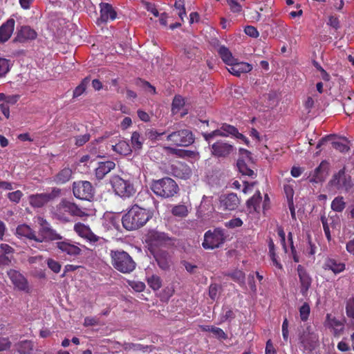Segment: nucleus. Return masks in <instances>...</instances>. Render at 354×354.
<instances>
[{
	"label": "nucleus",
	"instance_id": "1",
	"mask_svg": "<svg viewBox=\"0 0 354 354\" xmlns=\"http://www.w3.org/2000/svg\"><path fill=\"white\" fill-rule=\"evenodd\" d=\"M53 215L55 218L62 223H68L71 217H83L88 216V214L86 208L80 207L75 203L63 199L54 208Z\"/></svg>",
	"mask_w": 354,
	"mask_h": 354
},
{
	"label": "nucleus",
	"instance_id": "2",
	"mask_svg": "<svg viewBox=\"0 0 354 354\" xmlns=\"http://www.w3.org/2000/svg\"><path fill=\"white\" fill-rule=\"evenodd\" d=\"M151 218L145 209L133 205L122 218L123 227L127 230H137L143 226Z\"/></svg>",
	"mask_w": 354,
	"mask_h": 354
},
{
	"label": "nucleus",
	"instance_id": "3",
	"mask_svg": "<svg viewBox=\"0 0 354 354\" xmlns=\"http://www.w3.org/2000/svg\"><path fill=\"white\" fill-rule=\"evenodd\" d=\"M110 257L113 268L122 274H130L136 268V263L132 257L122 250H111Z\"/></svg>",
	"mask_w": 354,
	"mask_h": 354
},
{
	"label": "nucleus",
	"instance_id": "4",
	"mask_svg": "<svg viewBox=\"0 0 354 354\" xmlns=\"http://www.w3.org/2000/svg\"><path fill=\"white\" fill-rule=\"evenodd\" d=\"M151 189L156 196L164 198L173 197L179 189L177 183L169 177L153 181Z\"/></svg>",
	"mask_w": 354,
	"mask_h": 354
},
{
	"label": "nucleus",
	"instance_id": "5",
	"mask_svg": "<svg viewBox=\"0 0 354 354\" xmlns=\"http://www.w3.org/2000/svg\"><path fill=\"white\" fill-rule=\"evenodd\" d=\"M327 186L330 190L348 192L353 188L354 183L351 176L346 172V168L343 167L333 175Z\"/></svg>",
	"mask_w": 354,
	"mask_h": 354
},
{
	"label": "nucleus",
	"instance_id": "6",
	"mask_svg": "<svg viewBox=\"0 0 354 354\" xmlns=\"http://www.w3.org/2000/svg\"><path fill=\"white\" fill-rule=\"evenodd\" d=\"M110 183L115 194L122 198H131L136 194V190L130 179L114 175L111 178Z\"/></svg>",
	"mask_w": 354,
	"mask_h": 354
},
{
	"label": "nucleus",
	"instance_id": "7",
	"mask_svg": "<svg viewBox=\"0 0 354 354\" xmlns=\"http://www.w3.org/2000/svg\"><path fill=\"white\" fill-rule=\"evenodd\" d=\"M225 237L223 230L214 229L208 230L204 234V240L202 243L205 250H213L220 247L225 241Z\"/></svg>",
	"mask_w": 354,
	"mask_h": 354
},
{
	"label": "nucleus",
	"instance_id": "8",
	"mask_svg": "<svg viewBox=\"0 0 354 354\" xmlns=\"http://www.w3.org/2000/svg\"><path fill=\"white\" fill-rule=\"evenodd\" d=\"M167 140L180 147H188L194 142V136L189 129H181L170 133Z\"/></svg>",
	"mask_w": 354,
	"mask_h": 354
},
{
	"label": "nucleus",
	"instance_id": "9",
	"mask_svg": "<svg viewBox=\"0 0 354 354\" xmlns=\"http://www.w3.org/2000/svg\"><path fill=\"white\" fill-rule=\"evenodd\" d=\"M147 241L151 247H169L175 243L174 239L158 231L150 232L147 235Z\"/></svg>",
	"mask_w": 354,
	"mask_h": 354
},
{
	"label": "nucleus",
	"instance_id": "10",
	"mask_svg": "<svg viewBox=\"0 0 354 354\" xmlns=\"http://www.w3.org/2000/svg\"><path fill=\"white\" fill-rule=\"evenodd\" d=\"M74 196L80 199L90 201L93 197L94 189L88 181L75 182L73 185Z\"/></svg>",
	"mask_w": 354,
	"mask_h": 354
},
{
	"label": "nucleus",
	"instance_id": "11",
	"mask_svg": "<svg viewBox=\"0 0 354 354\" xmlns=\"http://www.w3.org/2000/svg\"><path fill=\"white\" fill-rule=\"evenodd\" d=\"M324 326L330 330L335 337L341 336L345 328V319H338L330 313L326 315Z\"/></svg>",
	"mask_w": 354,
	"mask_h": 354
},
{
	"label": "nucleus",
	"instance_id": "12",
	"mask_svg": "<svg viewBox=\"0 0 354 354\" xmlns=\"http://www.w3.org/2000/svg\"><path fill=\"white\" fill-rule=\"evenodd\" d=\"M37 220L40 226L39 230L40 236L38 238L44 239V241H55L62 239V236L52 228L50 224L45 218L38 217Z\"/></svg>",
	"mask_w": 354,
	"mask_h": 354
},
{
	"label": "nucleus",
	"instance_id": "13",
	"mask_svg": "<svg viewBox=\"0 0 354 354\" xmlns=\"http://www.w3.org/2000/svg\"><path fill=\"white\" fill-rule=\"evenodd\" d=\"M59 192L60 190L59 189H54L50 194L41 193L32 194L29 196L28 201L33 207H41L50 201L53 200L56 196L59 195Z\"/></svg>",
	"mask_w": 354,
	"mask_h": 354
},
{
	"label": "nucleus",
	"instance_id": "14",
	"mask_svg": "<svg viewBox=\"0 0 354 354\" xmlns=\"http://www.w3.org/2000/svg\"><path fill=\"white\" fill-rule=\"evenodd\" d=\"M8 276L15 288L26 292H30V287L27 279L18 270L11 269L8 271Z\"/></svg>",
	"mask_w": 354,
	"mask_h": 354
},
{
	"label": "nucleus",
	"instance_id": "15",
	"mask_svg": "<svg viewBox=\"0 0 354 354\" xmlns=\"http://www.w3.org/2000/svg\"><path fill=\"white\" fill-rule=\"evenodd\" d=\"M299 341L304 351L311 352L317 346L319 337L316 333L311 332L309 328H307L300 335Z\"/></svg>",
	"mask_w": 354,
	"mask_h": 354
},
{
	"label": "nucleus",
	"instance_id": "16",
	"mask_svg": "<svg viewBox=\"0 0 354 354\" xmlns=\"http://www.w3.org/2000/svg\"><path fill=\"white\" fill-rule=\"evenodd\" d=\"M234 149V147L232 145L223 140H219L212 145L211 153L216 158H226Z\"/></svg>",
	"mask_w": 354,
	"mask_h": 354
},
{
	"label": "nucleus",
	"instance_id": "17",
	"mask_svg": "<svg viewBox=\"0 0 354 354\" xmlns=\"http://www.w3.org/2000/svg\"><path fill=\"white\" fill-rule=\"evenodd\" d=\"M297 271L299 279L300 292L306 297L312 284V277L301 265L297 266Z\"/></svg>",
	"mask_w": 354,
	"mask_h": 354
},
{
	"label": "nucleus",
	"instance_id": "18",
	"mask_svg": "<svg viewBox=\"0 0 354 354\" xmlns=\"http://www.w3.org/2000/svg\"><path fill=\"white\" fill-rule=\"evenodd\" d=\"M334 137H335V136H333V135H329L324 138H322L318 142L316 148L319 149L326 142L331 141L333 147L342 153H345L350 150V147L348 146V145H347V143H348L349 141L346 138H341L345 142H343L339 140H333Z\"/></svg>",
	"mask_w": 354,
	"mask_h": 354
},
{
	"label": "nucleus",
	"instance_id": "19",
	"mask_svg": "<svg viewBox=\"0 0 354 354\" xmlns=\"http://www.w3.org/2000/svg\"><path fill=\"white\" fill-rule=\"evenodd\" d=\"M220 204L225 210H234L240 204V200L234 193L223 194L220 196Z\"/></svg>",
	"mask_w": 354,
	"mask_h": 354
},
{
	"label": "nucleus",
	"instance_id": "20",
	"mask_svg": "<svg viewBox=\"0 0 354 354\" xmlns=\"http://www.w3.org/2000/svg\"><path fill=\"white\" fill-rule=\"evenodd\" d=\"M74 230L80 236L87 239L91 243H95L100 240L99 236L95 235L88 226L82 223L75 224Z\"/></svg>",
	"mask_w": 354,
	"mask_h": 354
},
{
	"label": "nucleus",
	"instance_id": "21",
	"mask_svg": "<svg viewBox=\"0 0 354 354\" xmlns=\"http://www.w3.org/2000/svg\"><path fill=\"white\" fill-rule=\"evenodd\" d=\"M154 258L162 270H168L172 264L171 255L165 250H160L153 254Z\"/></svg>",
	"mask_w": 354,
	"mask_h": 354
},
{
	"label": "nucleus",
	"instance_id": "22",
	"mask_svg": "<svg viewBox=\"0 0 354 354\" xmlns=\"http://www.w3.org/2000/svg\"><path fill=\"white\" fill-rule=\"evenodd\" d=\"M252 66L243 62H238L237 59L233 62L227 68V71L232 75L239 77L242 73H247L251 71Z\"/></svg>",
	"mask_w": 354,
	"mask_h": 354
},
{
	"label": "nucleus",
	"instance_id": "23",
	"mask_svg": "<svg viewBox=\"0 0 354 354\" xmlns=\"http://www.w3.org/2000/svg\"><path fill=\"white\" fill-rule=\"evenodd\" d=\"M15 25V19L10 18L0 26V43H4L10 38Z\"/></svg>",
	"mask_w": 354,
	"mask_h": 354
},
{
	"label": "nucleus",
	"instance_id": "24",
	"mask_svg": "<svg viewBox=\"0 0 354 354\" xmlns=\"http://www.w3.org/2000/svg\"><path fill=\"white\" fill-rule=\"evenodd\" d=\"M56 244L59 250L70 256L76 257L82 253V250L77 245L68 241H59Z\"/></svg>",
	"mask_w": 354,
	"mask_h": 354
},
{
	"label": "nucleus",
	"instance_id": "25",
	"mask_svg": "<svg viewBox=\"0 0 354 354\" xmlns=\"http://www.w3.org/2000/svg\"><path fill=\"white\" fill-rule=\"evenodd\" d=\"M322 268L325 270H331L334 274H337L342 272L345 270L346 266L344 263L339 262L335 259L328 257L324 260Z\"/></svg>",
	"mask_w": 354,
	"mask_h": 354
},
{
	"label": "nucleus",
	"instance_id": "26",
	"mask_svg": "<svg viewBox=\"0 0 354 354\" xmlns=\"http://www.w3.org/2000/svg\"><path fill=\"white\" fill-rule=\"evenodd\" d=\"M173 174L179 178L188 179L192 175V169L190 167L183 162H178L172 166Z\"/></svg>",
	"mask_w": 354,
	"mask_h": 354
},
{
	"label": "nucleus",
	"instance_id": "27",
	"mask_svg": "<svg viewBox=\"0 0 354 354\" xmlns=\"http://www.w3.org/2000/svg\"><path fill=\"white\" fill-rule=\"evenodd\" d=\"M16 233L18 236H25L29 239L34 240L38 243H42L44 239L38 238L35 231L27 225H20L17 227Z\"/></svg>",
	"mask_w": 354,
	"mask_h": 354
},
{
	"label": "nucleus",
	"instance_id": "28",
	"mask_svg": "<svg viewBox=\"0 0 354 354\" xmlns=\"http://www.w3.org/2000/svg\"><path fill=\"white\" fill-rule=\"evenodd\" d=\"M115 167L113 161H106L99 162L98 167L95 169V176L97 179H102L108 173H109Z\"/></svg>",
	"mask_w": 354,
	"mask_h": 354
},
{
	"label": "nucleus",
	"instance_id": "29",
	"mask_svg": "<svg viewBox=\"0 0 354 354\" xmlns=\"http://www.w3.org/2000/svg\"><path fill=\"white\" fill-rule=\"evenodd\" d=\"M100 7V20L102 22L107 21L109 19L113 20L116 18V12L112 6L106 3H101Z\"/></svg>",
	"mask_w": 354,
	"mask_h": 354
},
{
	"label": "nucleus",
	"instance_id": "30",
	"mask_svg": "<svg viewBox=\"0 0 354 354\" xmlns=\"http://www.w3.org/2000/svg\"><path fill=\"white\" fill-rule=\"evenodd\" d=\"M36 37V32L30 26H21L18 30L17 39L20 42H23L26 40L34 39Z\"/></svg>",
	"mask_w": 354,
	"mask_h": 354
},
{
	"label": "nucleus",
	"instance_id": "31",
	"mask_svg": "<svg viewBox=\"0 0 354 354\" xmlns=\"http://www.w3.org/2000/svg\"><path fill=\"white\" fill-rule=\"evenodd\" d=\"M262 197L259 191H257L252 197L248 199L246 202L247 210L250 214L258 212L260 207Z\"/></svg>",
	"mask_w": 354,
	"mask_h": 354
},
{
	"label": "nucleus",
	"instance_id": "32",
	"mask_svg": "<svg viewBox=\"0 0 354 354\" xmlns=\"http://www.w3.org/2000/svg\"><path fill=\"white\" fill-rule=\"evenodd\" d=\"M72 174L73 171L70 167H64L55 176H53V181L56 184H64L71 180Z\"/></svg>",
	"mask_w": 354,
	"mask_h": 354
},
{
	"label": "nucleus",
	"instance_id": "33",
	"mask_svg": "<svg viewBox=\"0 0 354 354\" xmlns=\"http://www.w3.org/2000/svg\"><path fill=\"white\" fill-rule=\"evenodd\" d=\"M112 149L115 152L123 156L129 155L132 151L130 145L124 140H120L118 143L112 145Z\"/></svg>",
	"mask_w": 354,
	"mask_h": 354
},
{
	"label": "nucleus",
	"instance_id": "34",
	"mask_svg": "<svg viewBox=\"0 0 354 354\" xmlns=\"http://www.w3.org/2000/svg\"><path fill=\"white\" fill-rule=\"evenodd\" d=\"M145 139L138 131H133L131 137V147L134 151H140L142 149Z\"/></svg>",
	"mask_w": 354,
	"mask_h": 354
},
{
	"label": "nucleus",
	"instance_id": "35",
	"mask_svg": "<svg viewBox=\"0 0 354 354\" xmlns=\"http://www.w3.org/2000/svg\"><path fill=\"white\" fill-rule=\"evenodd\" d=\"M218 53L223 62L228 65V66L232 64L233 62H235L236 58L232 56V53L225 46H221L218 48Z\"/></svg>",
	"mask_w": 354,
	"mask_h": 354
},
{
	"label": "nucleus",
	"instance_id": "36",
	"mask_svg": "<svg viewBox=\"0 0 354 354\" xmlns=\"http://www.w3.org/2000/svg\"><path fill=\"white\" fill-rule=\"evenodd\" d=\"M328 169V163L325 161H322L319 166L315 169V175L311 180L315 183H318L323 180L324 176L323 172H326Z\"/></svg>",
	"mask_w": 354,
	"mask_h": 354
},
{
	"label": "nucleus",
	"instance_id": "37",
	"mask_svg": "<svg viewBox=\"0 0 354 354\" xmlns=\"http://www.w3.org/2000/svg\"><path fill=\"white\" fill-rule=\"evenodd\" d=\"M346 205L344 197L338 196L333 200L330 207L334 212H342L345 209Z\"/></svg>",
	"mask_w": 354,
	"mask_h": 354
},
{
	"label": "nucleus",
	"instance_id": "38",
	"mask_svg": "<svg viewBox=\"0 0 354 354\" xmlns=\"http://www.w3.org/2000/svg\"><path fill=\"white\" fill-rule=\"evenodd\" d=\"M236 165L239 171L242 174V175L252 176L254 174L253 170L248 167L245 160L239 158Z\"/></svg>",
	"mask_w": 354,
	"mask_h": 354
},
{
	"label": "nucleus",
	"instance_id": "39",
	"mask_svg": "<svg viewBox=\"0 0 354 354\" xmlns=\"http://www.w3.org/2000/svg\"><path fill=\"white\" fill-rule=\"evenodd\" d=\"M16 346L20 354H29L32 350L33 346L31 341L25 340L18 343Z\"/></svg>",
	"mask_w": 354,
	"mask_h": 354
},
{
	"label": "nucleus",
	"instance_id": "40",
	"mask_svg": "<svg viewBox=\"0 0 354 354\" xmlns=\"http://www.w3.org/2000/svg\"><path fill=\"white\" fill-rule=\"evenodd\" d=\"M147 283L153 290H159L162 286V280L158 275L153 274L147 279Z\"/></svg>",
	"mask_w": 354,
	"mask_h": 354
},
{
	"label": "nucleus",
	"instance_id": "41",
	"mask_svg": "<svg viewBox=\"0 0 354 354\" xmlns=\"http://www.w3.org/2000/svg\"><path fill=\"white\" fill-rule=\"evenodd\" d=\"M188 209L185 205H177L172 207L171 213L178 217H185L188 214Z\"/></svg>",
	"mask_w": 354,
	"mask_h": 354
},
{
	"label": "nucleus",
	"instance_id": "42",
	"mask_svg": "<svg viewBox=\"0 0 354 354\" xmlns=\"http://www.w3.org/2000/svg\"><path fill=\"white\" fill-rule=\"evenodd\" d=\"M90 81L91 79L88 77H85L74 90L73 97L80 96L86 91L87 85L90 83Z\"/></svg>",
	"mask_w": 354,
	"mask_h": 354
},
{
	"label": "nucleus",
	"instance_id": "43",
	"mask_svg": "<svg viewBox=\"0 0 354 354\" xmlns=\"http://www.w3.org/2000/svg\"><path fill=\"white\" fill-rule=\"evenodd\" d=\"M184 104L185 100L180 95L175 96L172 102V113L174 114L178 113Z\"/></svg>",
	"mask_w": 354,
	"mask_h": 354
},
{
	"label": "nucleus",
	"instance_id": "44",
	"mask_svg": "<svg viewBox=\"0 0 354 354\" xmlns=\"http://www.w3.org/2000/svg\"><path fill=\"white\" fill-rule=\"evenodd\" d=\"M234 281L241 285L245 284V273L241 270H234L228 274Z\"/></svg>",
	"mask_w": 354,
	"mask_h": 354
},
{
	"label": "nucleus",
	"instance_id": "45",
	"mask_svg": "<svg viewBox=\"0 0 354 354\" xmlns=\"http://www.w3.org/2000/svg\"><path fill=\"white\" fill-rule=\"evenodd\" d=\"M124 348L128 351H140L142 352H146V351H147L149 346H144L140 344L127 343L125 344Z\"/></svg>",
	"mask_w": 354,
	"mask_h": 354
},
{
	"label": "nucleus",
	"instance_id": "46",
	"mask_svg": "<svg viewBox=\"0 0 354 354\" xmlns=\"http://www.w3.org/2000/svg\"><path fill=\"white\" fill-rule=\"evenodd\" d=\"M174 8L178 10V15L181 20L184 19L186 17V12L185 8L184 0H176L174 3Z\"/></svg>",
	"mask_w": 354,
	"mask_h": 354
},
{
	"label": "nucleus",
	"instance_id": "47",
	"mask_svg": "<svg viewBox=\"0 0 354 354\" xmlns=\"http://www.w3.org/2000/svg\"><path fill=\"white\" fill-rule=\"evenodd\" d=\"M163 134H165V132H158L153 129H147L145 131V136L152 141L157 140Z\"/></svg>",
	"mask_w": 354,
	"mask_h": 354
},
{
	"label": "nucleus",
	"instance_id": "48",
	"mask_svg": "<svg viewBox=\"0 0 354 354\" xmlns=\"http://www.w3.org/2000/svg\"><path fill=\"white\" fill-rule=\"evenodd\" d=\"M310 308L308 303H304L299 308V315L302 321H306L310 315Z\"/></svg>",
	"mask_w": 354,
	"mask_h": 354
},
{
	"label": "nucleus",
	"instance_id": "49",
	"mask_svg": "<svg viewBox=\"0 0 354 354\" xmlns=\"http://www.w3.org/2000/svg\"><path fill=\"white\" fill-rule=\"evenodd\" d=\"M9 70V60L4 58H0V78L5 76Z\"/></svg>",
	"mask_w": 354,
	"mask_h": 354
},
{
	"label": "nucleus",
	"instance_id": "50",
	"mask_svg": "<svg viewBox=\"0 0 354 354\" xmlns=\"http://www.w3.org/2000/svg\"><path fill=\"white\" fill-rule=\"evenodd\" d=\"M203 136L206 141L209 142L214 136H227V134L223 131L221 127V129L214 130L211 133H203Z\"/></svg>",
	"mask_w": 354,
	"mask_h": 354
},
{
	"label": "nucleus",
	"instance_id": "51",
	"mask_svg": "<svg viewBox=\"0 0 354 354\" xmlns=\"http://www.w3.org/2000/svg\"><path fill=\"white\" fill-rule=\"evenodd\" d=\"M127 283L129 286L138 292H142L146 287L145 283L142 281H128Z\"/></svg>",
	"mask_w": 354,
	"mask_h": 354
},
{
	"label": "nucleus",
	"instance_id": "52",
	"mask_svg": "<svg viewBox=\"0 0 354 354\" xmlns=\"http://www.w3.org/2000/svg\"><path fill=\"white\" fill-rule=\"evenodd\" d=\"M47 265L48 267L55 273H59L61 270V264L53 259H48L47 260Z\"/></svg>",
	"mask_w": 354,
	"mask_h": 354
},
{
	"label": "nucleus",
	"instance_id": "53",
	"mask_svg": "<svg viewBox=\"0 0 354 354\" xmlns=\"http://www.w3.org/2000/svg\"><path fill=\"white\" fill-rule=\"evenodd\" d=\"M232 12L239 13L242 10V6L238 2V0H227Z\"/></svg>",
	"mask_w": 354,
	"mask_h": 354
},
{
	"label": "nucleus",
	"instance_id": "54",
	"mask_svg": "<svg viewBox=\"0 0 354 354\" xmlns=\"http://www.w3.org/2000/svg\"><path fill=\"white\" fill-rule=\"evenodd\" d=\"M23 196L22 192L20 190H17L15 192H10L8 194L7 196L9 200L12 202L18 203L21 197Z\"/></svg>",
	"mask_w": 354,
	"mask_h": 354
},
{
	"label": "nucleus",
	"instance_id": "55",
	"mask_svg": "<svg viewBox=\"0 0 354 354\" xmlns=\"http://www.w3.org/2000/svg\"><path fill=\"white\" fill-rule=\"evenodd\" d=\"M346 315L348 317L354 315V298L353 297H351L347 300L346 306Z\"/></svg>",
	"mask_w": 354,
	"mask_h": 354
},
{
	"label": "nucleus",
	"instance_id": "56",
	"mask_svg": "<svg viewBox=\"0 0 354 354\" xmlns=\"http://www.w3.org/2000/svg\"><path fill=\"white\" fill-rule=\"evenodd\" d=\"M90 139V134L85 133L84 135L78 136L75 138V145L77 147H81L87 142Z\"/></svg>",
	"mask_w": 354,
	"mask_h": 354
},
{
	"label": "nucleus",
	"instance_id": "57",
	"mask_svg": "<svg viewBox=\"0 0 354 354\" xmlns=\"http://www.w3.org/2000/svg\"><path fill=\"white\" fill-rule=\"evenodd\" d=\"M212 333L216 337L220 339H226L227 338L225 333L220 328L214 327V328H212Z\"/></svg>",
	"mask_w": 354,
	"mask_h": 354
},
{
	"label": "nucleus",
	"instance_id": "58",
	"mask_svg": "<svg viewBox=\"0 0 354 354\" xmlns=\"http://www.w3.org/2000/svg\"><path fill=\"white\" fill-rule=\"evenodd\" d=\"M234 318V314L232 309L230 308H225L223 309L222 316H221V320L223 322L228 320V319H232Z\"/></svg>",
	"mask_w": 354,
	"mask_h": 354
},
{
	"label": "nucleus",
	"instance_id": "59",
	"mask_svg": "<svg viewBox=\"0 0 354 354\" xmlns=\"http://www.w3.org/2000/svg\"><path fill=\"white\" fill-rule=\"evenodd\" d=\"M281 329H282V335H283V340L285 342H288L289 332H288V322L286 318H285L283 322Z\"/></svg>",
	"mask_w": 354,
	"mask_h": 354
},
{
	"label": "nucleus",
	"instance_id": "60",
	"mask_svg": "<svg viewBox=\"0 0 354 354\" xmlns=\"http://www.w3.org/2000/svg\"><path fill=\"white\" fill-rule=\"evenodd\" d=\"M245 33L252 37L256 38L259 36V32L256 28L252 26H248L245 28Z\"/></svg>",
	"mask_w": 354,
	"mask_h": 354
},
{
	"label": "nucleus",
	"instance_id": "61",
	"mask_svg": "<svg viewBox=\"0 0 354 354\" xmlns=\"http://www.w3.org/2000/svg\"><path fill=\"white\" fill-rule=\"evenodd\" d=\"M11 346V342L8 338L0 337V351L8 350Z\"/></svg>",
	"mask_w": 354,
	"mask_h": 354
},
{
	"label": "nucleus",
	"instance_id": "62",
	"mask_svg": "<svg viewBox=\"0 0 354 354\" xmlns=\"http://www.w3.org/2000/svg\"><path fill=\"white\" fill-rule=\"evenodd\" d=\"M12 255L0 254V267L9 266L11 263Z\"/></svg>",
	"mask_w": 354,
	"mask_h": 354
},
{
	"label": "nucleus",
	"instance_id": "63",
	"mask_svg": "<svg viewBox=\"0 0 354 354\" xmlns=\"http://www.w3.org/2000/svg\"><path fill=\"white\" fill-rule=\"evenodd\" d=\"M243 225V221L239 218H235L233 219H231L227 223H226V226L229 227H241Z\"/></svg>",
	"mask_w": 354,
	"mask_h": 354
},
{
	"label": "nucleus",
	"instance_id": "64",
	"mask_svg": "<svg viewBox=\"0 0 354 354\" xmlns=\"http://www.w3.org/2000/svg\"><path fill=\"white\" fill-rule=\"evenodd\" d=\"M98 319L95 317H86L84 320V325L85 326H93L98 324Z\"/></svg>",
	"mask_w": 354,
	"mask_h": 354
}]
</instances>
